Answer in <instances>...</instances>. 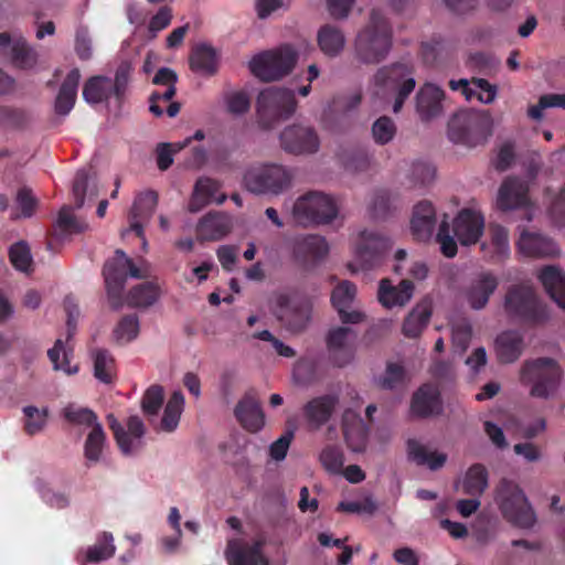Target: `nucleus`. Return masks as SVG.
<instances>
[{
    "instance_id": "1",
    "label": "nucleus",
    "mask_w": 565,
    "mask_h": 565,
    "mask_svg": "<svg viewBox=\"0 0 565 565\" xmlns=\"http://www.w3.org/2000/svg\"><path fill=\"white\" fill-rule=\"evenodd\" d=\"M393 43L388 20L379 9H372L369 23L358 33L354 41L356 58L363 64H379L384 61Z\"/></svg>"
},
{
    "instance_id": "2",
    "label": "nucleus",
    "mask_w": 565,
    "mask_h": 565,
    "mask_svg": "<svg viewBox=\"0 0 565 565\" xmlns=\"http://www.w3.org/2000/svg\"><path fill=\"white\" fill-rule=\"evenodd\" d=\"M564 372L559 363L548 356L525 360L520 369V382L529 387L531 397L551 399L559 391Z\"/></svg>"
},
{
    "instance_id": "3",
    "label": "nucleus",
    "mask_w": 565,
    "mask_h": 565,
    "mask_svg": "<svg viewBox=\"0 0 565 565\" xmlns=\"http://www.w3.org/2000/svg\"><path fill=\"white\" fill-rule=\"evenodd\" d=\"M503 308L511 320L520 323L539 326L550 319L547 306L527 284L511 285L505 292Z\"/></svg>"
},
{
    "instance_id": "4",
    "label": "nucleus",
    "mask_w": 565,
    "mask_h": 565,
    "mask_svg": "<svg viewBox=\"0 0 565 565\" xmlns=\"http://www.w3.org/2000/svg\"><path fill=\"white\" fill-rule=\"evenodd\" d=\"M297 100L294 90L282 87L263 89L256 102L257 120L262 128L270 129L294 115Z\"/></svg>"
},
{
    "instance_id": "5",
    "label": "nucleus",
    "mask_w": 565,
    "mask_h": 565,
    "mask_svg": "<svg viewBox=\"0 0 565 565\" xmlns=\"http://www.w3.org/2000/svg\"><path fill=\"white\" fill-rule=\"evenodd\" d=\"M495 501L503 518L511 524L523 529L534 525L535 513L516 483L502 479L497 488Z\"/></svg>"
},
{
    "instance_id": "6",
    "label": "nucleus",
    "mask_w": 565,
    "mask_h": 565,
    "mask_svg": "<svg viewBox=\"0 0 565 565\" xmlns=\"http://www.w3.org/2000/svg\"><path fill=\"white\" fill-rule=\"evenodd\" d=\"M373 81L377 87V94L382 92L394 95V113L401 111L405 100L416 86L412 67L404 63H394L379 68Z\"/></svg>"
},
{
    "instance_id": "7",
    "label": "nucleus",
    "mask_w": 565,
    "mask_h": 565,
    "mask_svg": "<svg viewBox=\"0 0 565 565\" xmlns=\"http://www.w3.org/2000/svg\"><path fill=\"white\" fill-rule=\"evenodd\" d=\"M338 215L334 200L318 191H311L298 198L294 203V221L301 226L329 224Z\"/></svg>"
},
{
    "instance_id": "8",
    "label": "nucleus",
    "mask_w": 565,
    "mask_h": 565,
    "mask_svg": "<svg viewBox=\"0 0 565 565\" xmlns=\"http://www.w3.org/2000/svg\"><path fill=\"white\" fill-rule=\"evenodd\" d=\"M297 60L296 50L291 45H282L277 50L255 55L249 62V70L264 82L278 81L294 70Z\"/></svg>"
},
{
    "instance_id": "9",
    "label": "nucleus",
    "mask_w": 565,
    "mask_h": 565,
    "mask_svg": "<svg viewBox=\"0 0 565 565\" xmlns=\"http://www.w3.org/2000/svg\"><path fill=\"white\" fill-rule=\"evenodd\" d=\"M292 172L281 164L249 168L243 178L247 191L255 194H280L291 185Z\"/></svg>"
},
{
    "instance_id": "10",
    "label": "nucleus",
    "mask_w": 565,
    "mask_h": 565,
    "mask_svg": "<svg viewBox=\"0 0 565 565\" xmlns=\"http://www.w3.org/2000/svg\"><path fill=\"white\" fill-rule=\"evenodd\" d=\"M448 136L452 142L472 148L487 142L491 136V125L480 114L460 113L450 119Z\"/></svg>"
},
{
    "instance_id": "11",
    "label": "nucleus",
    "mask_w": 565,
    "mask_h": 565,
    "mask_svg": "<svg viewBox=\"0 0 565 565\" xmlns=\"http://www.w3.org/2000/svg\"><path fill=\"white\" fill-rule=\"evenodd\" d=\"M280 145L289 153H315L319 150L320 140L312 127L291 125L281 131Z\"/></svg>"
},
{
    "instance_id": "12",
    "label": "nucleus",
    "mask_w": 565,
    "mask_h": 565,
    "mask_svg": "<svg viewBox=\"0 0 565 565\" xmlns=\"http://www.w3.org/2000/svg\"><path fill=\"white\" fill-rule=\"evenodd\" d=\"M356 338L350 327H335L330 329L326 342L329 361L338 367L348 365L354 358L352 342Z\"/></svg>"
},
{
    "instance_id": "13",
    "label": "nucleus",
    "mask_w": 565,
    "mask_h": 565,
    "mask_svg": "<svg viewBox=\"0 0 565 565\" xmlns=\"http://www.w3.org/2000/svg\"><path fill=\"white\" fill-rule=\"evenodd\" d=\"M276 316L292 332L302 331L310 319V305L308 301L294 303L291 296L287 292L275 295Z\"/></svg>"
},
{
    "instance_id": "14",
    "label": "nucleus",
    "mask_w": 565,
    "mask_h": 565,
    "mask_svg": "<svg viewBox=\"0 0 565 565\" xmlns=\"http://www.w3.org/2000/svg\"><path fill=\"white\" fill-rule=\"evenodd\" d=\"M392 247L391 241L375 232H362L356 246V257L363 269H371L381 263L385 253Z\"/></svg>"
},
{
    "instance_id": "15",
    "label": "nucleus",
    "mask_w": 565,
    "mask_h": 565,
    "mask_svg": "<svg viewBox=\"0 0 565 565\" xmlns=\"http://www.w3.org/2000/svg\"><path fill=\"white\" fill-rule=\"evenodd\" d=\"M120 252V249H117L115 257L106 262L103 268L108 301L115 310L122 306V291L127 280V271L121 263Z\"/></svg>"
},
{
    "instance_id": "16",
    "label": "nucleus",
    "mask_w": 565,
    "mask_h": 565,
    "mask_svg": "<svg viewBox=\"0 0 565 565\" xmlns=\"http://www.w3.org/2000/svg\"><path fill=\"white\" fill-rule=\"evenodd\" d=\"M499 286L498 278L491 271L477 274L463 288V296L475 310L483 309Z\"/></svg>"
},
{
    "instance_id": "17",
    "label": "nucleus",
    "mask_w": 565,
    "mask_h": 565,
    "mask_svg": "<svg viewBox=\"0 0 565 565\" xmlns=\"http://www.w3.org/2000/svg\"><path fill=\"white\" fill-rule=\"evenodd\" d=\"M483 258L492 264H501L505 262L511 254L509 231L495 223L488 226V236L480 245Z\"/></svg>"
},
{
    "instance_id": "18",
    "label": "nucleus",
    "mask_w": 565,
    "mask_h": 565,
    "mask_svg": "<svg viewBox=\"0 0 565 565\" xmlns=\"http://www.w3.org/2000/svg\"><path fill=\"white\" fill-rule=\"evenodd\" d=\"M234 415L241 426L249 433H258L265 426V414L255 391H248L238 401Z\"/></svg>"
},
{
    "instance_id": "19",
    "label": "nucleus",
    "mask_w": 565,
    "mask_h": 565,
    "mask_svg": "<svg viewBox=\"0 0 565 565\" xmlns=\"http://www.w3.org/2000/svg\"><path fill=\"white\" fill-rule=\"evenodd\" d=\"M454 234L461 245L476 244L484 231L483 216L473 210H461L454 220Z\"/></svg>"
},
{
    "instance_id": "20",
    "label": "nucleus",
    "mask_w": 565,
    "mask_h": 565,
    "mask_svg": "<svg viewBox=\"0 0 565 565\" xmlns=\"http://www.w3.org/2000/svg\"><path fill=\"white\" fill-rule=\"evenodd\" d=\"M264 541L256 540L253 543L234 540L228 542L227 561L230 565H268L263 554Z\"/></svg>"
},
{
    "instance_id": "21",
    "label": "nucleus",
    "mask_w": 565,
    "mask_h": 565,
    "mask_svg": "<svg viewBox=\"0 0 565 565\" xmlns=\"http://www.w3.org/2000/svg\"><path fill=\"white\" fill-rule=\"evenodd\" d=\"M516 246L521 254L533 258H554L561 253L552 238L525 230L521 233Z\"/></svg>"
},
{
    "instance_id": "22",
    "label": "nucleus",
    "mask_w": 565,
    "mask_h": 565,
    "mask_svg": "<svg viewBox=\"0 0 565 565\" xmlns=\"http://www.w3.org/2000/svg\"><path fill=\"white\" fill-rule=\"evenodd\" d=\"M443 411V401L437 386L423 384L412 396L411 412L415 417L427 418Z\"/></svg>"
},
{
    "instance_id": "23",
    "label": "nucleus",
    "mask_w": 565,
    "mask_h": 565,
    "mask_svg": "<svg viewBox=\"0 0 565 565\" xmlns=\"http://www.w3.org/2000/svg\"><path fill=\"white\" fill-rule=\"evenodd\" d=\"M329 253V245L324 237L306 235L297 237L292 244V256L301 265L318 263Z\"/></svg>"
},
{
    "instance_id": "24",
    "label": "nucleus",
    "mask_w": 565,
    "mask_h": 565,
    "mask_svg": "<svg viewBox=\"0 0 565 565\" xmlns=\"http://www.w3.org/2000/svg\"><path fill=\"white\" fill-rule=\"evenodd\" d=\"M338 404V395L324 394L308 401L302 407V414L310 427L319 429L330 420Z\"/></svg>"
},
{
    "instance_id": "25",
    "label": "nucleus",
    "mask_w": 565,
    "mask_h": 565,
    "mask_svg": "<svg viewBox=\"0 0 565 565\" xmlns=\"http://www.w3.org/2000/svg\"><path fill=\"white\" fill-rule=\"evenodd\" d=\"M158 204V194L154 191L148 190L139 193L130 210V230L142 239L143 249L147 247V241L143 235L142 221H148Z\"/></svg>"
},
{
    "instance_id": "26",
    "label": "nucleus",
    "mask_w": 565,
    "mask_h": 565,
    "mask_svg": "<svg viewBox=\"0 0 565 565\" xmlns=\"http://www.w3.org/2000/svg\"><path fill=\"white\" fill-rule=\"evenodd\" d=\"M529 202L527 184L514 177L507 178L498 192L497 205L501 211L525 206Z\"/></svg>"
},
{
    "instance_id": "27",
    "label": "nucleus",
    "mask_w": 565,
    "mask_h": 565,
    "mask_svg": "<svg viewBox=\"0 0 565 565\" xmlns=\"http://www.w3.org/2000/svg\"><path fill=\"white\" fill-rule=\"evenodd\" d=\"M220 190L221 183L218 181L211 178H200L194 185L189 202V211L196 213L212 202L223 204L226 201V195L221 193Z\"/></svg>"
},
{
    "instance_id": "28",
    "label": "nucleus",
    "mask_w": 565,
    "mask_h": 565,
    "mask_svg": "<svg viewBox=\"0 0 565 565\" xmlns=\"http://www.w3.org/2000/svg\"><path fill=\"white\" fill-rule=\"evenodd\" d=\"M449 87L452 90H460L467 100L477 98L482 104H491L497 97V86L484 78L472 77L471 81L461 78L451 79Z\"/></svg>"
},
{
    "instance_id": "29",
    "label": "nucleus",
    "mask_w": 565,
    "mask_h": 565,
    "mask_svg": "<svg viewBox=\"0 0 565 565\" xmlns=\"http://www.w3.org/2000/svg\"><path fill=\"white\" fill-rule=\"evenodd\" d=\"M232 230L231 217L223 212H210L204 215L196 226V235L201 241H218Z\"/></svg>"
},
{
    "instance_id": "30",
    "label": "nucleus",
    "mask_w": 565,
    "mask_h": 565,
    "mask_svg": "<svg viewBox=\"0 0 565 565\" xmlns=\"http://www.w3.org/2000/svg\"><path fill=\"white\" fill-rule=\"evenodd\" d=\"M107 420L120 450L125 455L130 454L132 449V439L130 436L139 439L145 434L142 420L138 416H130L127 423L128 431L125 430L113 414L107 416Z\"/></svg>"
},
{
    "instance_id": "31",
    "label": "nucleus",
    "mask_w": 565,
    "mask_h": 565,
    "mask_svg": "<svg viewBox=\"0 0 565 565\" xmlns=\"http://www.w3.org/2000/svg\"><path fill=\"white\" fill-rule=\"evenodd\" d=\"M444 92L434 84H425L416 95V109L423 121L441 114Z\"/></svg>"
},
{
    "instance_id": "32",
    "label": "nucleus",
    "mask_w": 565,
    "mask_h": 565,
    "mask_svg": "<svg viewBox=\"0 0 565 565\" xmlns=\"http://www.w3.org/2000/svg\"><path fill=\"white\" fill-rule=\"evenodd\" d=\"M79 81V70L76 67L71 70L62 82L54 102V111L56 115L63 117L67 116L74 108L77 98Z\"/></svg>"
},
{
    "instance_id": "33",
    "label": "nucleus",
    "mask_w": 565,
    "mask_h": 565,
    "mask_svg": "<svg viewBox=\"0 0 565 565\" xmlns=\"http://www.w3.org/2000/svg\"><path fill=\"white\" fill-rule=\"evenodd\" d=\"M524 350L523 335L514 330L501 332L494 341V351L500 363L515 362Z\"/></svg>"
},
{
    "instance_id": "34",
    "label": "nucleus",
    "mask_w": 565,
    "mask_h": 565,
    "mask_svg": "<svg viewBox=\"0 0 565 565\" xmlns=\"http://www.w3.org/2000/svg\"><path fill=\"white\" fill-rule=\"evenodd\" d=\"M414 292V284L403 279L397 286H393L388 279H382L379 287V301L385 308L406 305Z\"/></svg>"
},
{
    "instance_id": "35",
    "label": "nucleus",
    "mask_w": 565,
    "mask_h": 565,
    "mask_svg": "<svg viewBox=\"0 0 565 565\" xmlns=\"http://www.w3.org/2000/svg\"><path fill=\"white\" fill-rule=\"evenodd\" d=\"M436 212L433 204L428 201H422L415 205L411 228L417 241L428 239L435 227Z\"/></svg>"
},
{
    "instance_id": "36",
    "label": "nucleus",
    "mask_w": 565,
    "mask_h": 565,
    "mask_svg": "<svg viewBox=\"0 0 565 565\" xmlns=\"http://www.w3.org/2000/svg\"><path fill=\"white\" fill-rule=\"evenodd\" d=\"M550 297L562 309H565V274L554 265L544 266L537 276Z\"/></svg>"
},
{
    "instance_id": "37",
    "label": "nucleus",
    "mask_w": 565,
    "mask_h": 565,
    "mask_svg": "<svg viewBox=\"0 0 565 565\" xmlns=\"http://www.w3.org/2000/svg\"><path fill=\"white\" fill-rule=\"evenodd\" d=\"M83 225L77 222L72 213V209L64 205L57 215V220L53 225L46 242V247L50 250L54 249V245L64 241V238L73 233H81Z\"/></svg>"
},
{
    "instance_id": "38",
    "label": "nucleus",
    "mask_w": 565,
    "mask_h": 565,
    "mask_svg": "<svg viewBox=\"0 0 565 565\" xmlns=\"http://www.w3.org/2000/svg\"><path fill=\"white\" fill-rule=\"evenodd\" d=\"M317 43L326 56L337 57L345 46V36L340 28L328 23L319 29Z\"/></svg>"
},
{
    "instance_id": "39",
    "label": "nucleus",
    "mask_w": 565,
    "mask_h": 565,
    "mask_svg": "<svg viewBox=\"0 0 565 565\" xmlns=\"http://www.w3.org/2000/svg\"><path fill=\"white\" fill-rule=\"evenodd\" d=\"M82 95L84 100L90 105L107 103L114 97L111 78L104 75L89 77L84 83Z\"/></svg>"
},
{
    "instance_id": "40",
    "label": "nucleus",
    "mask_w": 565,
    "mask_h": 565,
    "mask_svg": "<svg viewBox=\"0 0 565 565\" xmlns=\"http://www.w3.org/2000/svg\"><path fill=\"white\" fill-rule=\"evenodd\" d=\"M190 67L196 73L214 75L217 72L216 51L207 44L196 45L190 55Z\"/></svg>"
},
{
    "instance_id": "41",
    "label": "nucleus",
    "mask_w": 565,
    "mask_h": 565,
    "mask_svg": "<svg viewBox=\"0 0 565 565\" xmlns=\"http://www.w3.org/2000/svg\"><path fill=\"white\" fill-rule=\"evenodd\" d=\"M407 451L411 460L416 462L418 466H427L430 470L440 469L447 460V456L445 454L437 451L429 452L425 446L415 439H409L407 441Z\"/></svg>"
},
{
    "instance_id": "42",
    "label": "nucleus",
    "mask_w": 565,
    "mask_h": 565,
    "mask_svg": "<svg viewBox=\"0 0 565 565\" xmlns=\"http://www.w3.org/2000/svg\"><path fill=\"white\" fill-rule=\"evenodd\" d=\"M430 316V305L418 303L404 320V335L407 338H417L428 324Z\"/></svg>"
},
{
    "instance_id": "43",
    "label": "nucleus",
    "mask_w": 565,
    "mask_h": 565,
    "mask_svg": "<svg viewBox=\"0 0 565 565\" xmlns=\"http://www.w3.org/2000/svg\"><path fill=\"white\" fill-rule=\"evenodd\" d=\"M160 297V288L156 282L146 281L135 286L127 296V303L130 307L148 308Z\"/></svg>"
},
{
    "instance_id": "44",
    "label": "nucleus",
    "mask_w": 565,
    "mask_h": 565,
    "mask_svg": "<svg viewBox=\"0 0 565 565\" xmlns=\"http://www.w3.org/2000/svg\"><path fill=\"white\" fill-rule=\"evenodd\" d=\"M47 356L52 362L54 370H61L67 375H73L78 372L77 365H71L73 348L66 345L61 339H57L54 347L47 351Z\"/></svg>"
},
{
    "instance_id": "45",
    "label": "nucleus",
    "mask_w": 565,
    "mask_h": 565,
    "mask_svg": "<svg viewBox=\"0 0 565 565\" xmlns=\"http://www.w3.org/2000/svg\"><path fill=\"white\" fill-rule=\"evenodd\" d=\"M488 487V471L481 463L472 465L466 472L462 488L471 497L481 495Z\"/></svg>"
},
{
    "instance_id": "46",
    "label": "nucleus",
    "mask_w": 565,
    "mask_h": 565,
    "mask_svg": "<svg viewBox=\"0 0 565 565\" xmlns=\"http://www.w3.org/2000/svg\"><path fill=\"white\" fill-rule=\"evenodd\" d=\"M12 64L21 70H30L38 63V53L22 36L15 39L11 45Z\"/></svg>"
},
{
    "instance_id": "47",
    "label": "nucleus",
    "mask_w": 565,
    "mask_h": 565,
    "mask_svg": "<svg viewBox=\"0 0 565 565\" xmlns=\"http://www.w3.org/2000/svg\"><path fill=\"white\" fill-rule=\"evenodd\" d=\"M183 394L181 392H173L163 412L160 424L162 430L171 433L178 427L183 411Z\"/></svg>"
},
{
    "instance_id": "48",
    "label": "nucleus",
    "mask_w": 565,
    "mask_h": 565,
    "mask_svg": "<svg viewBox=\"0 0 565 565\" xmlns=\"http://www.w3.org/2000/svg\"><path fill=\"white\" fill-rule=\"evenodd\" d=\"M115 374V360L106 349L94 352V376L103 383H111Z\"/></svg>"
},
{
    "instance_id": "49",
    "label": "nucleus",
    "mask_w": 565,
    "mask_h": 565,
    "mask_svg": "<svg viewBox=\"0 0 565 565\" xmlns=\"http://www.w3.org/2000/svg\"><path fill=\"white\" fill-rule=\"evenodd\" d=\"M105 440L106 436L102 425L95 424L84 445V456L88 462L96 463L99 461Z\"/></svg>"
},
{
    "instance_id": "50",
    "label": "nucleus",
    "mask_w": 565,
    "mask_h": 565,
    "mask_svg": "<svg viewBox=\"0 0 565 565\" xmlns=\"http://www.w3.org/2000/svg\"><path fill=\"white\" fill-rule=\"evenodd\" d=\"M131 74L132 66L128 61H122L116 68L115 77L111 79V89L118 106L124 103L125 95L129 87Z\"/></svg>"
},
{
    "instance_id": "51",
    "label": "nucleus",
    "mask_w": 565,
    "mask_h": 565,
    "mask_svg": "<svg viewBox=\"0 0 565 565\" xmlns=\"http://www.w3.org/2000/svg\"><path fill=\"white\" fill-rule=\"evenodd\" d=\"M113 535L111 533L104 532L98 539L97 542L88 547L85 562L87 563H99L107 558H110L115 554V545L113 544Z\"/></svg>"
},
{
    "instance_id": "52",
    "label": "nucleus",
    "mask_w": 565,
    "mask_h": 565,
    "mask_svg": "<svg viewBox=\"0 0 565 565\" xmlns=\"http://www.w3.org/2000/svg\"><path fill=\"white\" fill-rule=\"evenodd\" d=\"M344 168L352 172L366 171L371 164V156L364 148L355 147L344 150L341 154Z\"/></svg>"
},
{
    "instance_id": "53",
    "label": "nucleus",
    "mask_w": 565,
    "mask_h": 565,
    "mask_svg": "<svg viewBox=\"0 0 565 565\" xmlns=\"http://www.w3.org/2000/svg\"><path fill=\"white\" fill-rule=\"evenodd\" d=\"M9 259L12 266L22 273L32 270L33 259L30 247L25 241H19L9 248Z\"/></svg>"
},
{
    "instance_id": "54",
    "label": "nucleus",
    "mask_w": 565,
    "mask_h": 565,
    "mask_svg": "<svg viewBox=\"0 0 565 565\" xmlns=\"http://www.w3.org/2000/svg\"><path fill=\"white\" fill-rule=\"evenodd\" d=\"M371 131L375 143L385 146L396 136L397 127L391 117L381 116L373 122Z\"/></svg>"
},
{
    "instance_id": "55",
    "label": "nucleus",
    "mask_w": 565,
    "mask_h": 565,
    "mask_svg": "<svg viewBox=\"0 0 565 565\" xmlns=\"http://www.w3.org/2000/svg\"><path fill=\"white\" fill-rule=\"evenodd\" d=\"M467 65L482 75H492L497 73L500 61L491 53L475 52L469 55Z\"/></svg>"
},
{
    "instance_id": "56",
    "label": "nucleus",
    "mask_w": 565,
    "mask_h": 565,
    "mask_svg": "<svg viewBox=\"0 0 565 565\" xmlns=\"http://www.w3.org/2000/svg\"><path fill=\"white\" fill-rule=\"evenodd\" d=\"M356 296V286L350 280L339 282L331 294V302L335 310L350 308Z\"/></svg>"
},
{
    "instance_id": "57",
    "label": "nucleus",
    "mask_w": 565,
    "mask_h": 565,
    "mask_svg": "<svg viewBox=\"0 0 565 565\" xmlns=\"http://www.w3.org/2000/svg\"><path fill=\"white\" fill-rule=\"evenodd\" d=\"M320 462L322 467L331 475H339L342 472L344 456L340 447L329 445L320 452Z\"/></svg>"
},
{
    "instance_id": "58",
    "label": "nucleus",
    "mask_w": 565,
    "mask_h": 565,
    "mask_svg": "<svg viewBox=\"0 0 565 565\" xmlns=\"http://www.w3.org/2000/svg\"><path fill=\"white\" fill-rule=\"evenodd\" d=\"M369 428L364 420L356 426L345 428L343 430L344 439L348 447L354 452H361L365 449L367 443Z\"/></svg>"
},
{
    "instance_id": "59",
    "label": "nucleus",
    "mask_w": 565,
    "mask_h": 565,
    "mask_svg": "<svg viewBox=\"0 0 565 565\" xmlns=\"http://www.w3.org/2000/svg\"><path fill=\"white\" fill-rule=\"evenodd\" d=\"M63 417L73 425H84L94 427L97 423L96 414L86 407H76L73 404L63 409Z\"/></svg>"
},
{
    "instance_id": "60",
    "label": "nucleus",
    "mask_w": 565,
    "mask_h": 565,
    "mask_svg": "<svg viewBox=\"0 0 565 565\" xmlns=\"http://www.w3.org/2000/svg\"><path fill=\"white\" fill-rule=\"evenodd\" d=\"M25 416L24 430L28 435L33 436L43 430L46 425L47 409H38L35 406H25L23 408Z\"/></svg>"
},
{
    "instance_id": "61",
    "label": "nucleus",
    "mask_w": 565,
    "mask_h": 565,
    "mask_svg": "<svg viewBox=\"0 0 565 565\" xmlns=\"http://www.w3.org/2000/svg\"><path fill=\"white\" fill-rule=\"evenodd\" d=\"M164 399L163 388L160 385H151L143 394L141 407L146 415L154 416L162 407Z\"/></svg>"
},
{
    "instance_id": "62",
    "label": "nucleus",
    "mask_w": 565,
    "mask_h": 565,
    "mask_svg": "<svg viewBox=\"0 0 565 565\" xmlns=\"http://www.w3.org/2000/svg\"><path fill=\"white\" fill-rule=\"evenodd\" d=\"M226 109L234 116L246 114L250 107V99L246 92L234 90L224 94Z\"/></svg>"
},
{
    "instance_id": "63",
    "label": "nucleus",
    "mask_w": 565,
    "mask_h": 565,
    "mask_svg": "<svg viewBox=\"0 0 565 565\" xmlns=\"http://www.w3.org/2000/svg\"><path fill=\"white\" fill-rule=\"evenodd\" d=\"M29 117L22 109L10 106H0V129L22 128L28 124Z\"/></svg>"
},
{
    "instance_id": "64",
    "label": "nucleus",
    "mask_w": 565,
    "mask_h": 565,
    "mask_svg": "<svg viewBox=\"0 0 565 565\" xmlns=\"http://www.w3.org/2000/svg\"><path fill=\"white\" fill-rule=\"evenodd\" d=\"M436 169L427 163L417 161L411 167L409 179L414 186H424L433 182Z\"/></svg>"
}]
</instances>
